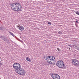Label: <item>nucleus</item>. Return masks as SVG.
Here are the masks:
<instances>
[{
    "mask_svg": "<svg viewBox=\"0 0 79 79\" xmlns=\"http://www.w3.org/2000/svg\"><path fill=\"white\" fill-rule=\"evenodd\" d=\"M11 6L10 7L11 9L15 11L19 12V11H22L21 9L23 8V6L19 3L17 2L12 3L11 4Z\"/></svg>",
    "mask_w": 79,
    "mask_h": 79,
    "instance_id": "nucleus-1",
    "label": "nucleus"
},
{
    "mask_svg": "<svg viewBox=\"0 0 79 79\" xmlns=\"http://www.w3.org/2000/svg\"><path fill=\"white\" fill-rule=\"evenodd\" d=\"M56 64L59 68L66 69V66H65L64 62L62 60H59L57 61Z\"/></svg>",
    "mask_w": 79,
    "mask_h": 79,
    "instance_id": "nucleus-2",
    "label": "nucleus"
},
{
    "mask_svg": "<svg viewBox=\"0 0 79 79\" xmlns=\"http://www.w3.org/2000/svg\"><path fill=\"white\" fill-rule=\"evenodd\" d=\"M15 71L16 73L19 74V75H21V76H24L25 75V71L23 69L20 68L16 69Z\"/></svg>",
    "mask_w": 79,
    "mask_h": 79,
    "instance_id": "nucleus-3",
    "label": "nucleus"
},
{
    "mask_svg": "<svg viewBox=\"0 0 79 79\" xmlns=\"http://www.w3.org/2000/svg\"><path fill=\"white\" fill-rule=\"evenodd\" d=\"M72 63L75 66H79V61L76 59H72Z\"/></svg>",
    "mask_w": 79,
    "mask_h": 79,
    "instance_id": "nucleus-4",
    "label": "nucleus"
},
{
    "mask_svg": "<svg viewBox=\"0 0 79 79\" xmlns=\"http://www.w3.org/2000/svg\"><path fill=\"white\" fill-rule=\"evenodd\" d=\"M13 68L15 69H17L21 68V66L19 63H15L13 65Z\"/></svg>",
    "mask_w": 79,
    "mask_h": 79,
    "instance_id": "nucleus-5",
    "label": "nucleus"
},
{
    "mask_svg": "<svg viewBox=\"0 0 79 79\" xmlns=\"http://www.w3.org/2000/svg\"><path fill=\"white\" fill-rule=\"evenodd\" d=\"M51 76L53 79H60V75L56 74H53L51 75Z\"/></svg>",
    "mask_w": 79,
    "mask_h": 79,
    "instance_id": "nucleus-6",
    "label": "nucleus"
},
{
    "mask_svg": "<svg viewBox=\"0 0 79 79\" xmlns=\"http://www.w3.org/2000/svg\"><path fill=\"white\" fill-rule=\"evenodd\" d=\"M50 59L52 60L53 61H55V57H54V56H48L47 57V59Z\"/></svg>",
    "mask_w": 79,
    "mask_h": 79,
    "instance_id": "nucleus-7",
    "label": "nucleus"
},
{
    "mask_svg": "<svg viewBox=\"0 0 79 79\" xmlns=\"http://www.w3.org/2000/svg\"><path fill=\"white\" fill-rule=\"evenodd\" d=\"M17 27L19 28V29L21 31L24 30V27L22 26L18 25L17 26Z\"/></svg>",
    "mask_w": 79,
    "mask_h": 79,
    "instance_id": "nucleus-8",
    "label": "nucleus"
},
{
    "mask_svg": "<svg viewBox=\"0 0 79 79\" xmlns=\"http://www.w3.org/2000/svg\"><path fill=\"white\" fill-rule=\"evenodd\" d=\"M76 21H75V24L76 26L77 27H78V26L77 25V23H79V20H77V19H75Z\"/></svg>",
    "mask_w": 79,
    "mask_h": 79,
    "instance_id": "nucleus-9",
    "label": "nucleus"
},
{
    "mask_svg": "<svg viewBox=\"0 0 79 79\" xmlns=\"http://www.w3.org/2000/svg\"><path fill=\"white\" fill-rule=\"evenodd\" d=\"M0 38H2V40H4V41H5V42H6V38L5 37V36H4V35L2 36H2H1V37H0Z\"/></svg>",
    "mask_w": 79,
    "mask_h": 79,
    "instance_id": "nucleus-10",
    "label": "nucleus"
},
{
    "mask_svg": "<svg viewBox=\"0 0 79 79\" xmlns=\"http://www.w3.org/2000/svg\"><path fill=\"white\" fill-rule=\"evenodd\" d=\"M47 60H48L47 62H48V63H49V64H52V59H47Z\"/></svg>",
    "mask_w": 79,
    "mask_h": 79,
    "instance_id": "nucleus-11",
    "label": "nucleus"
},
{
    "mask_svg": "<svg viewBox=\"0 0 79 79\" xmlns=\"http://www.w3.org/2000/svg\"><path fill=\"white\" fill-rule=\"evenodd\" d=\"M8 32H9V34H10L11 35H12V36H13V37H15V35L13 33H11L10 31H8Z\"/></svg>",
    "mask_w": 79,
    "mask_h": 79,
    "instance_id": "nucleus-12",
    "label": "nucleus"
},
{
    "mask_svg": "<svg viewBox=\"0 0 79 79\" xmlns=\"http://www.w3.org/2000/svg\"><path fill=\"white\" fill-rule=\"evenodd\" d=\"M26 60L27 61H28L29 62L31 61V59H30L29 58L26 57Z\"/></svg>",
    "mask_w": 79,
    "mask_h": 79,
    "instance_id": "nucleus-13",
    "label": "nucleus"
},
{
    "mask_svg": "<svg viewBox=\"0 0 79 79\" xmlns=\"http://www.w3.org/2000/svg\"><path fill=\"white\" fill-rule=\"evenodd\" d=\"M74 12L77 15H79V12L78 11H75Z\"/></svg>",
    "mask_w": 79,
    "mask_h": 79,
    "instance_id": "nucleus-14",
    "label": "nucleus"
},
{
    "mask_svg": "<svg viewBox=\"0 0 79 79\" xmlns=\"http://www.w3.org/2000/svg\"><path fill=\"white\" fill-rule=\"evenodd\" d=\"M0 30L1 31H3V27L2 26L0 27Z\"/></svg>",
    "mask_w": 79,
    "mask_h": 79,
    "instance_id": "nucleus-15",
    "label": "nucleus"
},
{
    "mask_svg": "<svg viewBox=\"0 0 79 79\" xmlns=\"http://www.w3.org/2000/svg\"><path fill=\"white\" fill-rule=\"evenodd\" d=\"M57 50H58V52H60L61 51V49H60L59 48H57Z\"/></svg>",
    "mask_w": 79,
    "mask_h": 79,
    "instance_id": "nucleus-16",
    "label": "nucleus"
},
{
    "mask_svg": "<svg viewBox=\"0 0 79 79\" xmlns=\"http://www.w3.org/2000/svg\"><path fill=\"white\" fill-rule=\"evenodd\" d=\"M48 24H49V25H51V24H52V23H51V22H48Z\"/></svg>",
    "mask_w": 79,
    "mask_h": 79,
    "instance_id": "nucleus-17",
    "label": "nucleus"
},
{
    "mask_svg": "<svg viewBox=\"0 0 79 79\" xmlns=\"http://www.w3.org/2000/svg\"><path fill=\"white\" fill-rule=\"evenodd\" d=\"M58 33L59 34H62V32H61V31H59Z\"/></svg>",
    "mask_w": 79,
    "mask_h": 79,
    "instance_id": "nucleus-18",
    "label": "nucleus"
},
{
    "mask_svg": "<svg viewBox=\"0 0 79 79\" xmlns=\"http://www.w3.org/2000/svg\"><path fill=\"white\" fill-rule=\"evenodd\" d=\"M45 57H46V60L47 61H48V60H47V57H48V56H47V55H46Z\"/></svg>",
    "mask_w": 79,
    "mask_h": 79,
    "instance_id": "nucleus-19",
    "label": "nucleus"
},
{
    "mask_svg": "<svg viewBox=\"0 0 79 79\" xmlns=\"http://www.w3.org/2000/svg\"><path fill=\"white\" fill-rule=\"evenodd\" d=\"M1 62V61H0V66H1V65H2V63L0 62Z\"/></svg>",
    "mask_w": 79,
    "mask_h": 79,
    "instance_id": "nucleus-20",
    "label": "nucleus"
},
{
    "mask_svg": "<svg viewBox=\"0 0 79 79\" xmlns=\"http://www.w3.org/2000/svg\"><path fill=\"white\" fill-rule=\"evenodd\" d=\"M6 41H7V42H9V40L7 39V40H6Z\"/></svg>",
    "mask_w": 79,
    "mask_h": 79,
    "instance_id": "nucleus-21",
    "label": "nucleus"
},
{
    "mask_svg": "<svg viewBox=\"0 0 79 79\" xmlns=\"http://www.w3.org/2000/svg\"><path fill=\"white\" fill-rule=\"evenodd\" d=\"M69 46L70 47H72V46L71 45H69Z\"/></svg>",
    "mask_w": 79,
    "mask_h": 79,
    "instance_id": "nucleus-22",
    "label": "nucleus"
},
{
    "mask_svg": "<svg viewBox=\"0 0 79 79\" xmlns=\"http://www.w3.org/2000/svg\"><path fill=\"white\" fill-rule=\"evenodd\" d=\"M46 57H45V56H44V59H45V60H46Z\"/></svg>",
    "mask_w": 79,
    "mask_h": 79,
    "instance_id": "nucleus-23",
    "label": "nucleus"
},
{
    "mask_svg": "<svg viewBox=\"0 0 79 79\" xmlns=\"http://www.w3.org/2000/svg\"><path fill=\"white\" fill-rule=\"evenodd\" d=\"M77 50H78L79 51V48H77Z\"/></svg>",
    "mask_w": 79,
    "mask_h": 79,
    "instance_id": "nucleus-24",
    "label": "nucleus"
},
{
    "mask_svg": "<svg viewBox=\"0 0 79 79\" xmlns=\"http://www.w3.org/2000/svg\"><path fill=\"white\" fill-rule=\"evenodd\" d=\"M15 38L16 39H17V38L16 37V36H15Z\"/></svg>",
    "mask_w": 79,
    "mask_h": 79,
    "instance_id": "nucleus-25",
    "label": "nucleus"
},
{
    "mask_svg": "<svg viewBox=\"0 0 79 79\" xmlns=\"http://www.w3.org/2000/svg\"><path fill=\"white\" fill-rule=\"evenodd\" d=\"M54 62H53V63H52V64H52V65H53V64H54Z\"/></svg>",
    "mask_w": 79,
    "mask_h": 79,
    "instance_id": "nucleus-26",
    "label": "nucleus"
},
{
    "mask_svg": "<svg viewBox=\"0 0 79 79\" xmlns=\"http://www.w3.org/2000/svg\"><path fill=\"white\" fill-rule=\"evenodd\" d=\"M75 47H76V48H77V46H75Z\"/></svg>",
    "mask_w": 79,
    "mask_h": 79,
    "instance_id": "nucleus-27",
    "label": "nucleus"
},
{
    "mask_svg": "<svg viewBox=\"0 0 79 79\" xmlns=\"http://www.w3.org/2000/svg\"><path fill=\"white\" fill-rule=\"evenodd\" d=\"M0 59H2V57H0Z\"/></svg>",
    "mask_w": 79,
    "mask_h": 79,
    "instance_id": "nucleus-28",
    "label": "nucleus"
},
{
    "mask_svg": "<svg viewBox=\"0 0 79 79\" xmlns=\"http://www.w3.org/2000/svg\"><path fill=\"white\" fill-rule=\"evenodd\" d=\"M54 65H55V63H54Z\"/></svg>",
    "mask_w": 79,
    "mask_h": 79,
    "instance_id": "nucleus-29",
    "label": "nucleus"
},
{
    "mask_svg": "<svg viewBox=\"0 0 79 79\" xmlns=\"http://www.w3.org/2000/svg\"><path fill=\"white\" fill-rule=\"evenodd\" d=\"M1 61H3V60H1Z\"/></svg>",
    "mask_w": 79,
    "mask_h": 79,
    "instance_id": "nucleus-30",
    "label": "nucleus"
},
{
    "mask_svg": "<svg viewBox=\"0 0 79 79\" xmlns=\"http://www.w3.org/2000/svg\"><path fill=\"white\" fill-rule=\"evenodd\" d=\"M54 63H55V61H54Z\"/></svg>",
    "mask_w": 79,
    "mask_h": 79,
    "instance_id": "nucleus-31",
    "label": "nucleus"
},
{
    "mask_svg": "<svg viewBox=\"0 0 79 79\" xmlns=\"http://www.w3.org/2000/svg\"><path fill=\"white\" fill-rule=\"evenodd\" d=\"M6 30H7V29H6Z\"/></svg>",
    "mask_w": 79,
    "mask_h": 79,
    "instance_id": "nucleus-32",
    "label": "nucleus"
},
{
    "mask_svg": "<svg viewBox=\"0 0 79 79\" xmlns=\"http://www.w3.org/2000/svg\"><path fill=\"white\" fill-rule=\"evenodd\" d=\"M73 47H74V46H73Z\"/></svg>",
    "mask_w": 79,
    "mask_h": 79,
    "instance_id": "nucleus-33",
    "label": "nucleus"
},
{
    "mask_svg": "<svg viewBox=\"0 0 79 79\" xmlns=\"http://www.w3.org/2000/svg\"><path fill=\"white\" fill-rule=\"evenodd\" d=\"M0 79H1V78H0Z\"/></svg>",
    "mask_w": 79,
    "mask_h": 79,
    "instance_id": "nucleus-34",
    "label": "nucleus"
}]
</instances>
